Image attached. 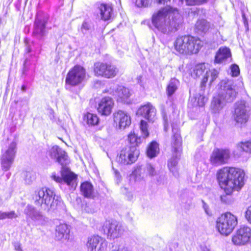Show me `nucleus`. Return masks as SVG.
<instances>
[{"mask_svg":"<svg viewBox=\"0 0 251 251\" xmlns=\"http://www.w3.org/2000/svg\"><path fill=\"white\" fill-rule=\"evenodd\" d=\"M245 173L240 168L226 167L219 170L217 179L225 194L221 196V201L229 204L233 201L231 196L233 191H238L244 185Z\"/></svg>","mask_w":251,"mask_h":251,"instance_id":"f257e3e1","label":"nucleus"},{"mask_svg":"<svg viewBox=\"0 0 251 251\" xmlns=\"http://www.w3.org/2000/svg\"><path fill=\"white\" fill-rule=\"evenodd\" d=\"M182 22V18L176 8L169 6L155 11L151 16L152 25L164 34L175 32Z\"/></svg>","mask_w":251,"mask_h":251,"instance_id":"f03ea898","label":"nucleus"},{"mask_svg":"<svg viewBox=\"0 0 251 251\" xmlns=\"http://www.w3.org/2000/svg\"><path fill=\"white\" fill-rule=\"evenodd\" d=\"M50 156L62 166V176H56L55 173H53L50 176L51 179L57 183L64 182L72 187L75 186L76 176L65 167L69 163L68 157L65 151L57 146H53L50 151Z\"/></svg>","mask_w":251,"mask_h":251,"instance_id":"7ed1b4c3","label":"nucleus"},{"mask_svg":"<svg viewBox=\"0 0 251 251\" xmlns=\"http://www.w3.org/2000/svg\"><path fill=\"white\" fill-rule=\"evenodd\" d=\"M32 198L34 203L45 210H60L64 207L61 198L52 190L46 187L36 190Z\"/></svg>","mask_w":251,"mask_h":251,"instance_id":"20e7f679","label":"nucleus"},{"mask_svg":"<svg viewBox=\"0 0 251 251\" xmlns=\"http://www.w3.org/2000/svg\"><path fill=\"white\" fill-rule=\"evenodd\" d=\"M202 46L201 40L191 36L178 37L174 43L176 50L182 54L197 53Z\"/></svg>","mask_w":251,"mask_h":251,"instance_id":"39448f33","label":"nucleus"},{"mask_svg":"<svg viewBox=\"0 0 251 251\" xmlns=\"http://www.w3.org/2000/svg\"><path fill=\"white\" fill-rule=\"evenodd\" d=\"M172 127L173 133V138L175 140L173 146L174 153L172 157L168 161V166L170 171L173 173V175L175 177H177L178 173L176 166L180 156V150L179 148V146L180 145V134L177 125L173 124Z\"/></svg>","mask_w":251,"mask_h":251,"instance_id":"423d86ee","label":"nucleus"},{"mask_svg":"<svg viewBox=\"0 0 251 251\" xmlns=\"http://www.w3.org/2000/svg\"><path fill=\"white\" fill-rule=\"evenodd\" d=\"M237 224L236 216L230 212H226L217 219L216 227L221 234L228 236L233 231Z\"/></svg>","mask_w":251,"mask_h":251,"instance_id":"0eeeda50","label":"nucleus"},{"mask_svg":"<svg viewBox=\"0 0 251 251\" xmlns=\"http://www.w3.org/2000/svg\"><path fill=\"white\" fill-rule=\"evenodd\" d=\"M17 143L15 141L10 142L6 149L2 151L1 156V167L4 171H8L13 164L17 152Z\"/></svg>","mask_w":251,"mask_h":251,"instance_id":"6e6552de","label":"nucleus"},{"mask_svg":"<svg viewBox=\"0 0 251 251\" xmlns=\"http://www.w3.org/2000/svg\"><path fill=\"white\" fill-rule=\"evenodd\" d=\"M139 154V151L135 146H126L121 151L117 160L121 164H131L136 161Z\"/></svg>","mask_w":251,"mask_h":251,"instance_id":"1a4fd4ad","label":"nucleus"},{"mask_svg":"<svg viewBox=\"0 0 251 251\" xmlns=\"http://www.w3.org/2000/svg\"><path fill=\"white\" fill-rule=\"evenodd\" d=\"M102 229L110 239L121 237L125 231L123 226L116 221H106L102 226Z\"/></svg>","mask_w":251,"mask_h":251,"instance_id":"9d476101","label":"nucleus"},{"mask_svg":"<svg viewBox=\"0 0 251 251\" xmlns=\"http://www.w3.org/2000/svg\"><path fill=\"white\" fill-rule=\"evenodd\" d=\"M94 71L96 76L110 78L116 76L118 69L111 63L98 62L94 64Z\"/></svg>","mask_w":251,"mask_h":251,"instance_id":"9b49d317","label":"nucleus"},{"mask_svg":"<svg viewBox=\"0 0 251 251\" xmlns=\"http://www.w3.org/2000/svg\"><path fill=\"white\" fill-rule=\"evenodd\" d=\"M250 108L245 100L237 101L235 104L233 117L236 123L243 125L249 118Z\"/></svg>","mask_w":251,"mask_h":251,"instance_id":"f8f14e48","label":"nucleus"},{"mask_svg":"<svg viewBox=\"0 0 251 251\" xmlns=\"http://www.w3.org/2000/svg\"><path fill=\"white\" fill-rule=\"evenodd\" d=\"M85 70L79 65H76L68 73L66 77L67 85L75 86L80 83L85 77Z\"/></svg>","mask_w":251,"mask_h":251,"instance_id":"ddd939ff","label":"nucleus"},{"mask_svg":"<svg viewBox=\"0 0 251 251\" xmlns=\"http://www.w3.org/2000/svg\"><path fill=\"white\" fill-rule=\"evenodd\" d=\"M221 92L219 95L224 97L226 102H232L235 99L237 92L232 80L225 79L220 83Z\"/></svg>","mask_w":251,"mask_h":251,"instance_id":"4468645a","label":"nucleus"},{"mask_svg":"<svg viewBox=\"0 0 251 251\" xmlns=\"http://www.w3.org/2000/svg\"><path fill=\"white\" fill-rule=\"evenodd\" d=\"M229 157L228 150L215 148L211 154L210 161L213 165L219 166L226 163Z\"/></svg>","mask_w":251,"mask_h":251,"instance_id":"2eb2a0df","label":"nucleus"},{"mask_svg":"<svg viewBox=\"0 0 251 251\" xmlns=\"http://www.w3.org/2000/svg\"><path fill=\"white\" fill-rule=\"evenodd\" d=\"M251 239V228L243 226L237 231L232 237V242L236 245H244L250 242Z\"/></svg>","mask_w":251,"mask_h":251,"instance_id":"dca6fc26","label":"nucleus"},{"mask_svg":"<svg viewBox=\"0 0 251 251\" xmlns=\"http://www.w3.org/2000/svg\"><path fill=\"white\" fill-rule=\"evenodd\" d=\"M86 245L89 251H106L107 242L98 235L93 236L88 239Z\"/></svg>","mask_w":251,"mask_h":251,"instance_id":"f3484780","label":"nucleus"},{"mask_svg":"<svg viewBox=\"0 0 251 251\" xmlns=\"http://www.w3.org/2000/svg\"><path fill=\"white\" fill-rule=\"evenodd\" d=\"M48 19L42 14H38L34 23L33 34L37 39H41L46 34V25Z\"/></svg>","mask_w":251,"mask_h":251,"instance_id":"a211bd4d","label":"nucleus"},{"mask_svg":"<svg viewBox=\"0 0 251 251\" xmlns=\"http://www.w3.org/2000/svg\"><path fill=\"white\" fill-rule=\"evenodd\" d=\"M24 212L26 215V219L30 218L39 225H44L48 221L47 218L32 205L28 204Z\"/></svg>","mask_w":251,"mask_h":251,"instance_id":"6ab92c4d","label":"nucleus"},{"mask_svg":"<svg viewBox=\"0 0 251 251\" xmlns=\"http://www.w3.org/2000/svg\"><path fill=\"white\" fill-rule=\"evenodd\" d=\"M113 120L116 126L121 129L128 127L131 124L130 116L122 110H119L114 113Z\"/></svg>","mask_w":251,"mask_h":251,"instance_id":"aec40b11","label":"nucleus"},{"mask_svg":"<svg viewBox=\"0 0 251 251\" xmlns=\"http://www.w3.org/2000/svg\"><path fill=\"white\" fill-rule=\"evenodd\" d=\"M156 109L150 102L141 106L137 110V114L143 116L149 122H153L156 119Z\"/></svg>","mask_w":251,"mask_h":251,"instance_id":"412c9836","label":"nucleus"},{"mask_svg":"<svg viewBox=\"0 0 251 251\" xmlns=\"http://www.w3.org/2000/svg\"><path fill=\"white\" fill-rule=\"evenodd\" d=\"M113 105V100L110 97H104L99 103L98 111L102 115H109L111 112Z\"/></svg>","mask_w":251,"mask_h":251,"instance_id":"4be33fe9","label":"nucleus"},{"mask_svg":"<svg viewBox=\"0 0 251 251\" xmlns=\"http://www.w3.org/2000/svg\"><path fill=\"white\" fill-rule=\"evenodd\" d=\"M226 101L222 96L219 94L214 96L210 104V110L213 113H219L226 105Z\"/></svg>","mask_w":251,"mask_h":251,"instance_id":"5701e85b","label":"nucleus"},{"mask_svg":"<svg viewBox=\"0 0 251 251\" xmlns=\"http://www.w3.org/2000/svg\"><path fill=\"white\" fill-rule=\"evenodd\" d=\"M114 96L118 101L125 102L130 97L131 92L128 89L123 86H119L116 88Z\"/></svg>","mask_w":251,"mask_h":251,"instance_id":"b1692460","label":"nucleus"},{"mask_svg":"<svg viewBox=\"0 0 251 251\" xmlns=\"http://www.w3.org/2000/svg\"><path fill=\"white\" fill-rule=\"evenodd\" d=\"M70 228L66 224L62 223L57 226L55 229V238L57 240L69 239Z\"/></svg>","mask_w":251,"mask_h":251,"instance_id":"393cba45","label":"nucleus"},{"mask_svg":"<svg viewBox=\"0 0 251 251\" xmlns=\"http://www.w3.org/2000/svg\"><path fill=\"white\" fill-rule=\"evenodd\" d=\"M101 19L104 21L110 19L112 14V8L110 5L105 3L98 4Z\"/></svg>","mask_w":251,"mask_h":251,"instance_id":"a878e982","label":"nucleus"},{"mask_svg":"<svg viewBox=\"0 0 251 251\" xmlns=\"http://www.w3.org/2000/svg\"><path fill=\"white\" fill-rule=\"evenodd\" d=\"M231 53L229 49L226 47L221 48L218 51L215 57V62L220 63L230 58Z\"/></svg>","mask_w":251,"mask_h":251,"instance_id":"bb28decb","label":"nucleus"},{"mask_svg":"<svg viewBox=\"0 0 251 251\" xmlns=\"http://www.w3.org/2000/svg\"><path fill=\"white\" fill-rule=\"evenodd\" d=\"M80 192L85 197L92 198L94 196V191L92 184L88 181L81 183Z\"/></svg>","mask_w":251,"mask_h":251,"instance_id":"cd10ccee","label":"nucleus"},{"mask_svg":"<svg viewBox=\"0 0 251 251\" xmlns=\"http://www.w3.org/2000/svg\"><path fill=\"white\" fill-rule=\"evenodd\" d=\"M219 73V71L215 69H213L209 72L206 71L201 84V89H202L205 87L209 75H210V83L211 84L218 77Z\"/></svg>","mask_w":251,"mask_h":251,"instance_id":"c85d7f7f","label":"nucleus"},{"mask_svg":"<svg viewBox=\"0 0 251 251\" xmlns=\"http://www.w3.org/2000/svg\"><path fill=\"white\" fill-rule=\"evenodd\" d=\"M147 176L144 166H137L132 172L131 178L134 179L135 181H140Z\"/></svg>","mask_w":251,"mask_h":251,"instance_id":"c756f323","label":"nucleus"},{"mask_svg":"<svg viewBox=\"0 0 251 251\" xmlns=\"http://www.w3.org/2000/svg\"><path fill=\"white\" fill-rule=\"evenodd\" d=\"M83 121L89 126H93L98 124L99 119L97 115L88 112L84 115Z\"/></svg>","mask_w":251,"mask_h":251,"instance_id":"7c9ffc66","label":"nucleus"},{"mask_svg":"<svg viewBox=\"0 0 251 251\" xmlns=\"http://www.w3.org/2000/svg\"><path fill=\"white\" fill-rule=\"evenodd\" d=\"M159 151L158 144L157 142L153 141L150 143L148 147L147 154L148 157L151 158L157 156L159 153Z\"/></svg>","mask_w":251,"mask_h":251,"instance_id":"2f4dec72","label":"nucleus"},{"mask_svg":"<svg viewBox=\"0 0 251 251\" xmlns=\"http://www.w3.org/2000/svg\"><path fill=\"white\" fill-rule=\"evenodd\" d=\"M210 27L209 23L204 19L199 20L196 24V29L201 33L207 32L209 29Z\"/></svg>","mask_w":251,"mask_h":251,"instance_id":"473e14b6","label":"nucleus"},{"mask_svg":"<svg viewBox=\"0 0 251 251\" xmlns=\"http://www.w3.org/2000/svg\"><path fill=\"white\" fill-rule=\"evenodd\" d=\"M179 81L176 78H172L168 85L167 92L169 96H171L177 90Z\"/></svg>","mask_w":251,"mask_h":251,"instance_id":"72a5a7b5","label":"nucleus"},{"mask_svg":"<svg viewBox=\"0 0 251 251\" xmlns=\"http://www.w3.org/2000/svg\"><path fill=\"white\" fill-rule=\"evenodd\" d=\"M205 70V67L204 64H201L196 66L191 73L192 76L194 78L200 77L203 74Z\"/></svg>","mask_w":251,"mask_h":251,"instance_id":"f704fd0d","label":"nucleus"},{"mask_svg":"<svg viewBox=\"0 0 251 251\" xmlns=\"http://www.w3.org/2000/svg\"><path fill=\"white\" fill-rule=\"evenodd\" d=\"M146 170L147 176L151 177L156 176L158 175V172L155 170V167L151 163H147L144 166Z\"/></svg>","mask_w":251,"mask_h":251,"instance_id":"c9c22d12","label":"nucleus"},{"mask_svg":"<svg viewBox=\"0 0 251 251\" xmlns=\"http://www.w3.org/2000/svg\"><path fill=\"white\" fill-rule=\"evenodd\" d=\"M128 141L130 144V146H135L136 148V146L141 143L142 139L141 137H138L134 133H130L128 135Z\"/></svg>","mask_w":251,"mask_h":251,"instance_id":"e433bc0d","label":"nucleus"},{"mask_svg":"<svg viewBox=\"0 0 251 251\" xmlns=\"http://www.w3.org/2000/svg\"><path fill=\"white\" fill-rule=\"evenodd\" d=\"M237 148L240 151L251 153V140L245 142H241L238 144Z\"/></svg>","mask_w":251,"mask_h":251,"instance_id":"4c0bfd02","label":"nucleus"},{"mask_svg":"<svg viewBox=\"0 0 251 251\" xmlns=\"http://www.w3.org/2000/svg\"><path fill=\"white\" fill-rule=\"evenodd\" d=\"M18 215L14 211H10L7 212H2L0 211V220H4L5 219H13L18 217Z\"/></svg>","mask_w":251,"mask_h":251,"instance_id":"58836bf2","label":"nucleus"},{"mask_svg":"<svg viewBox=\"0 0 251 251\" xmlns=\"http://www.w3.org/2000/svg\"><path fill=\"white\" fill-rule=\"evenodd\" d=\"M23 176L25 183L28 184H30L35 178L34 173L31 172H24Z\"/></svg>","mask_w":251,"mask_h":251,"instance_id":"ea45409f","label":"nucleus"},{"mask_svg":"<svg viewBox=\"0 0 251 251\" xmlns=\"http://www.w3.org/2000/svg\"><path fill=\"white\" fill-rule=\"evenodd\" d=\"M140 128L143 136V138H145L147 137L149 134L148 130L147 123L144 120H141L140 124Z\"/></svg>","mask_w":251,"mask_h":251,"instance_id":"a19ab883","label":"nucleus"},{"mask_svg":"<svg viewBox=\"0 0 251 251\" xmlns=\"http://www.w3.org/2000/svg\"><path fill=\"white\" fill-rule=\"evenodd\" d=\"M182 3L185 2L188 5H201L207 2L208 0H179Z\"/></svg>","mask_w":251,"mask_h":251,"instance_id":"79ce46f5","label":"nucleus"},{"mask_svg":"<svg viewBox=\"0 0 251 251\" xmlns=\"http://www.w3.org/2000/svg\"><path fill=\"white\" fill-rule=\"evenodd\" d=\"M92 28V25L90 22L84 21L81 25L80 31L83 34H86Z\"/></svg>","mask_w":251,"mask_h":251,"instance_id":"37998d69","label":"nucleus"},{"mask_svg":"<svg viewBox=\"0 0 251 251\" xmlns=\"http://www.w3.org/2000/svg\"><path fill=\"white\" fill-rule=\"evenodd\" d=\"M151 3V0H136L135 4L137 7H147Z\"/></svg>","mask_w":251,"mask_h":251,"instance_id":"c03bdc74","label":"nucleus"},{"mask_svg":"<svg viewBox=\"0 0 251 251\" xmlns=\"http://www.w3.org/2000/svg\"><path fill=\"white\" fill-rule=\"evenodd\" d=\"M230 74L232 76H237L240 73L239 67L235 64H233L230 67Z\"/></svg>","mask_w":251,"mask_h":251,"instance_id":"a18cd8bd","label":"nucleus"},{"mask_svg":"<svg viewBox=\"0 0 251 251\" xmlns=\"http://www.w3.org/2000/svg\"><path fill=\"white\" fill-rule=\"evenodd\" d=\"M24 42H25V52L26 53L30 52L32 50L31 46H32V45H33V42L30 43L29 41L26 38L25 39Z\"/></svg>","mask_w":251,"mask_h":251,"instance_id":"49530a36","label":"nucleus"},{"mask_svg":"<svg viewBox=\"0 0 251 251\" xmlns=\"http://www.w3.org/2000/svg\"><path fill=\"white\" fill-rule=\"evenodd\" d=\"M207 100V99L206 97L200 95V97L198 98L197 103L199 106L202 107L204 106Z\"/></svg>","mask_w":251,"mask_h":251,"instance_id":"de8ad7c7","label":"nucleus"},{"mask_svg":"<svg viewBox=\"0 0 251 251\" xmlns=\"http://www.w3.org/2000/svg\"><path fill=\"white\" fill-rule=\"evenodd\" d=\"M245 216L248 223L251 224V205L247 208Z\"/></svg>","mask_w":251,"mask_h":251,"instance_id":"09e8293b","label":"nucleus"},{"mask_svg":"<svg viewBox=\"0 0 251 251\" xmlns=\"http://www.w3.org/2000/svg\"><path fill=\"white\" fill-rule=\"evenodd\" d=\"M112 251H131L125 245L119 246L117 249H115Z\"/></svg>","mask_w":251,"mask_h":251,"instance_id":"8fccbe9b","label":"nucleus"},{"mask_svg":"<svg viewBox=\"0 0 251 251\" xmlns=\"http://www.w3.org/2000/svg\"><path fill=\"white\" fill-rule=\"evenodd\" d=\"M202 203V207L204 209L205 213L207 215H209L210 214V211L209 210V207L208 205L203 201H201Z\"/></svg>","mask_w":251,"mask_h":251,"instance_id":"3c124183","label":"nucleus"},{"mask_svg":"<svg viewBox=\"0 0 251 251\" xmlns=\"http://www.w3.org/2000/svg\"><path fill=\"white\" fill-rule=\"evenodd\" d=\"M137 83L142 87L144 88V83L143 82L142 76H139L137 78Z\"/></svg>","mask_w":251,"mask_h":251,"instance_id":"603ef678","label":"nucleus"},{"mask_svg":"<svg viewBox=\"0 0 251 251\" xmlns=\"http://www.w3.org/2000/svg\"><path fill=\"white\" fill-rule=\"evenodd\" d=\"M242 19H243V21L245 26L246 28H248V21H247V18H246V17L245 16V14L244 13H242Z\"/></svg>","mask_w":251,"mask_h":251,"instance_id":"864d4df0","label":"nucleus"},{"mask_svg":"<svg viewBox=\"0 0 251 251\" xmlns=\"http://www.w3.org/2000/svg\"><path fill=\"white\" fill-rule=\"evenodd\" d=\"M14 248L16 251H19L21 250V244L19 243H16L14 244Z\"/></svg>","mask_w":251,"mask_h":251,"instance_id":"5fc2aeb1","label":"nucleus"},{"mask_svg":"<svg viewBox=\"0 0 251 251\" xmlns=\"http://www.w3.org/2000/svg\"><path fill=\"white\" fill-rule=\"evenodd\" d=\"M164 130L166 131L167 130L168 128V123L167 122V119H166L165 117H164Z\"/></svg>","mask_w":251,"mask_h":251,"instance_id":"6e6d98bb","label":"nucleus"},{"mask_svg":"<svg viewBox=\"0 0 251 251\" xmlns=\"http://www.w3.org/2000/svg\"><path fill=\"white\" fill-rule=\"evenodd\" d=\"M168 1H171V0H168ZM158 4H165V2H167L166 0H155Z\"/></svg>","mask_w":251,"mask_h":251,"instance_id":"4d7b16f0","label":"nucleus"},{"mask_svg":"<svg viewBox=\"0 0 251 251\" xmlns=\"http://www.w3.org/2000/svg\"><path fill=\"white\" fill-rule=\"evenodd\" d=\"M28 64V60L26 59L24 63V73L25 71L26 65Z\"/></svg>","mask_w":251,"mask_h":251,"instance_id":"13d9d810","label":"nucleus"},{"mask_svg":"<svg viewBox=\"0 0 251 251\" xmlns=\"http://www.w3.org/2000/svg\"><path fill=\"white\" fill-rule=\"evenodd\" d=\"M127 197H128V199L129 200H131L132 199V198H133V196H132V194H131L130 193L128 194V195Z\"/></svg>","mask_w":251,"mask_h":251,"instance_id":"bf43d9fd","label":"nucleus"},{"mask_svg":"<svg viewBox=\"0 0 251 251\" xmlns=\"http://www.w3.org/2000/svg\"><path fill=\"white\" fill-rule=\"evenodd\" d=\"M26 89V88L25 86L23 85L22 86V91H25Z\"/></svg>","mask_w":251,"mask_h":251,"instance_id":"052dcab7","label":"nucleus"},{"mask_svg":"<svg viewBox=\"0 0 251 251\" xmlns=\"http://www.w3.org/2000/svg\"><path fill=\"white\" fill-rule=\"evenodd\" d=\"M203 251H210V250L209 249H208L206 247H205L204 248H203Z\"/></svg>","mask_w":251,"mask_h":251,"instance_id":"680f3d73","label":"nucleus"},{"mask_svg":"<svg viewBox=\"0 0 251 251\" xmlns=\"http://www.w3.org/2000/svg\"><path fill=\"white\" fill-rule=\"evenodd\" d=\"M181 197L182 198H183V196H181Z\"/></svg>","mask_w":251,"mask_h":251,"instance_id":"e2e57ef3","label":"nucleus"}]
</instances>
